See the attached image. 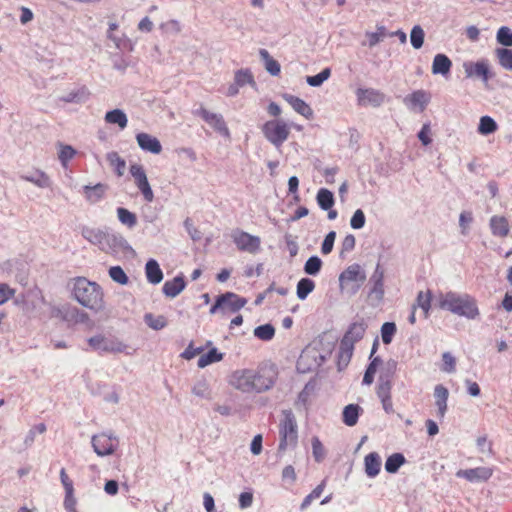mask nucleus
Masks as SVG:
<instances>
[{
	"label": "nucleus",
	"mask_w": 512,
	"mask_h": 512,
	"mask_svg": "<svg viewBox=\"0 0 512 512\" xmlns=\"http://www.w3.org/2000/svg\"><path fill=\"white\" fill-rule=\"evenodd\" d=\"M129 172L134 179L135 185L143 195L144 200L146 202H152L154 199V193L148 182L143 166L137 163L131 164Z\"/></svg>",
	"instance_id": "obj_11"
},
{
	"label": "nucleus",
	"mask_w": 512,
	"mask_h": 512,
	"mask_svg": "<svg viewBox=\"0 0 512 512\" xmlns=\"http://www.w3.org/2000/svg\"><path fill=\"white\" fill-rule=\"evenodd\" d=\"M476 445L480 453L486 454L488 456L494 455L492 442L488 441L486 436L478 437L476 440Z\"/></svg>",
	"instance_id": "obj_57"
},
{
	"label": "nucleus",
	"mask_w": 512,
	"mask_h": 512,
	"mask_svg": "<svg viewBox=\"0 0 512 512\" xmlns=\"http://www.w3.org/2000/svg\"><path fill=\"white\" fill-rule=\"evenodd\" d=\"M283 99L289 103L298 114L302 115L306 119H311L313 117V110L303 99L287 93L283 94Z\"/></svg>",
	"instance_id": "obj_20"
},
{
	"label": "nucleus",
	"mask_w": 512,
	"mask_h": 512,
	"mask_svg": "<svg viewBox=\"0 0 512 512\" xmlns=\"http://www.w3.org/2000/svg\"><path fill=\"white\" fill-rule=\"evenodd\" d=\"M443 366L442 370L447 373H452L455 371L456 360L455 357L450 352H444L442 354Z\"/></svg>",
	"instance_id": "obj_60"
},
{
	"label": "nucleus",
	"mask_w": 512,
	"mask_h": 512,
	"mask_svg": "<svg viewBox=\"0 0 512 512\" xmlns=\"http://www.w3.org/2000/svg\"><path fill=\"white\" fill-rule=\"evenodd\" d=\"M76 150L71 145L59 144L58 159L61 165L66 168L68 162L76 155Z\"/></svg>",
	"instance_id": "obj_46"
},
{
	"label": "nucleus",
	"mask_w": 512,
	"mask_h": 512,
	"mask_svg": "<svg viewBox=\"0 0 512 512\" xmlns=\"http://www.w3.org/2000/svg\"><path fill=\"white\" fill-rule=\"evenodd\" d=\"M107 160L110 165L113 167L117 176L121 177L124 174L126 162L123 158L119 156L117 152H109L107 154Z\"/></svg>",
	"instance_id": "obj_43"
},
{
	"label": "nucleus",
	"mask_w": 512,
	"mask_h": 512,
	"mask_svg": "<svg viewBox=\"0 0 512 512\" xmlns=\"http://www.w3.org/2000/svg\"><path fill=\"white\" fill-rule=\"evenodd\" d=\"M322 265L323 262L318 256H311L304 264V272L307 275L316 276L321 271Z\"/></svg>",
	"instance_id": "obj_47"
},
{
	"label": "nucleus",
	"mask_w": 512,
	"mask_h": 512,
	"mask_svg": "<svg viewBox=\"0 0 512 512\" xmlns=\"http://www.w3.org/2000/svg\"><path fill=\"white\" fill-rule=\"evenodd\" d=\"M407 103H409L411 106L416 107L419 106L421 110H423L426 105L428 104V97L425 91L423 90H416L412 92L407 98L405 99Z\"/></svg>",
	"instance_id": "obj_40"
},
{
	"label": "nucleus",
	"mask_w": 512,
	"mask_h": 512,
	"mask_svg": "<svg viewBox=\"0 0 512 512\" xmlns=\"http://www.w3.org/2000/svg\"><path fill=\"white\" fill-rule=\"evenodd\" d=\"M464 72L467 78H477L487 83L495 77V73L490 69L488 60L482 59L477 62H464Z\"/></svg>",
	"instance_id": "obj_10"
},
{
	"label": "nucleus",
	"mask_w": 512,
	"mask_h": 512,
	"mask_svg": "<svg viewBox=\"0 0 512 512\" xmlns=\"http://www.w3.org/2000/svg\"><path fill=\"white\" fill-rule=\"evenodd\" d=\"M195 114L201 117L209 126H211L217 133H219L223 137H230V131L221 114L210 112L203 107L199 108L195 112Z\"/></svg>",
	"instance_id": "obj_13"
},
{
	"label": "nucleus",
	"mask_w": 512,
	"mask_h": 512,
	"mask_svg": "<svg viewBox=\"0 0 512 512\" xmlns=\"http://www.w3.org/2000/svg\"><path fill=\"white\" fill-rule=\"evenodd\" d=\"M356 239L354 235L348 234L344 237L342 244H341V252L340 255L342 256L346 252H351L355 248Z\"/></svg>",
	"instance_id": "obj_64"
},
{
	"label": "nucleus",
	"mask_w": 512,
	"mask_h": 512,
	"mask_svg": "<svg viewBox=\"0 0 512 512\" xmlns=\"http://www.w3.org/2000/svg\"><path fill=\"white\" fill-rule=\"evenodd\" d=\"M437 301L440 309L468 320H476L480 315L477 300L467 293L453 291L440 293Z\"/></svg>",
	"instance_id": "obj_4"
},
{
	"label": "nucleus",
	"mask_w": 512,
	"mask_h": 512,
	"mask_svg": "<svg viewBox=\"0 0 512 512\" xmlns=\"http://www.w3.org/2000/svg\"><path fill=\"white\" fill-rule=\"evenodd\" d=\"M136 141L141 150L145 152H150L157 155L162 151V145L160 141L148 133L140 132L136 134Z\"/></svg>",
	"instance_id": "obj_17"
},
{
	"label": "nucleus",
	"mask_w": 512,
	"mask_h": 512,
	"mask_svg": "<svg viewBox=\"0 0 512 512\" xmlns=\"http://www.w3.org/2000/svg\"><path fill=\"white\" fill-rule=\"evenodd\" d=\"M431 299L432 293L430 290H428L427 292L420 291L417 294L416 303L414 305H416V309L419 307L423 310L425 317L429 316V312L431 309Z\"/></svg>",
	"instance_id": "obj_42"
},
{
	"label": "nucleus",
	"mask_w": 512,
	"mask_h": 512,
	"mask_svg": "<svg viewBox=\"0 0 512 512\" xmlns=\"http://www.w3.org/2000/svg\"><path fill=\"white\" fill-rule=\"evenodd\" d=\"M496 40L504 47L512 46V30L507 26H502L498 29Z\"/></svg>",
	"instance_id": "obj_53"
},
{
	"label": "nucleus",
	"mask_w": 512,
	"mask_h": 512,
	"mask_svg": "<svg viewBox=\"0 0 512 512\" xmlns=\"http://www.w3.org/2000/svg\"><path fill=\"white\" fill-rule=\"evenodd\" d=\"M147 281L153 285L159 284L163 279V272L155 259H149L145 265Z\"/></svg>",
	"instance_id": "obj_27"
},
{
	"label": "nucleus",
	"mask_w": 512,
	"mask_h": 512,
	"mask_svg": "<svg viewBox=\"0 0 512 512\" xmlns=\"http://www.w3.org/2000/svg\"><path fill=\"white\" fill-rule=\"evenodd\" d=\"M91 350L103 353H122L125 352L127 345L117 337L103 334H97L87 339Z\"/></svg>",
	"instance_id": "obj_7"
},
{
	"label": "nucleus",
	"mask_w": 512,
	"mask_h": 512,
	"mask_svg": "<svg viewBox=\"0 0 512 512\" xmlns=\"http://www.w3.org/2000/svg\"><path fill=\"white\" fill-rule=\"evenodd\" d=\"M391 388V381L389 379H385L384 376L381 375L376 391L378 398L381 400L383 398L391 397Z\"/></svg>",
	"instance_id": "obj_54"
},
{
	"label": "nucleus",
	"mask_w": 512,
	"mask_h": 512,
	"mask_svg": "<svg viewBox=\"0 0 512 512\" xmlns=\"http://www.w3.org/2000/svg\"><path fill=\"white\" fill-rule=\"evenodd\" d=\"M192 393L202 399L210 400L212 398V390L206 379L196 381L192 387Z\"/></svg>",
	"instance_id": "obj_37"
},
{
	"label": "nucleus",
	"mask_w": 512,
	"mask_h": 512,
	"mask_svg": "<svg viewBox=\"0 0 512 512\" xmlns=\"http://www.w3.org/2000/svg\"><path fill=\"white\" fill-rule=\"evenodd\" d=\"M316 201L320 209L329 210L335 204L334 194L326 188H320L316 195Z\"/></svg>",
	"instance_id": "obj_32"
},
{
	"label": "nucleus",
	"mask_w": 512,
	"mask_h": 512,
	"mask_svg": "<svg viewBox=\"0 0 512 512\" xmlns=\"http://www.w3.org/2000/svg\"><path fill=\"white\" fill-rule=\"evenodd\" d=\"M356 97L359 106L379 107L385 102V94L374 88H358Z\"/></svg>",
	"instance_id": "obj_14"
},
{
	"label": "nucleus",
	"mask_w": 512,
	"mask_h": 512,
	"mask_svg": "<svg viewBox=\"0 0 512 512\" xmlns=\"http://www.w3.org/2000/svg\"><path fill=\"white\" fill-rule=\"evenodd\" d=\"M69 288L72 298L84 308L99 313L105 309L104 292L102 287L85 277H75L70 280Z\"/></svg>",
	"instance_id": "obj_3"
},
{
	"label": "nucleus",
	"mask_w": 512,
	"mask_h": 512,
	"mask_svg": "<svg viewBox=\"0 0 512 512\" xmlns=\"http://www.w3.org/2000/svg\"><path fill=\"white\" fill-rule=\"evenodd\" d=\"M90 98V91L86 86L75 88L65 95L60 97V100L65 103L82 104Z\"/></svg>",
	"instance_id": "obj_21"
},
{
	"label": "nucleus",
	"mask_w": 512,
	"mask_h": 512,
	"mask_svg": "<svg viewBox=\"0 0 512 512\" xmlns=\"http://www.w3.org/2000/svg\"><path fill=\"white\" fill-rule=\"evenodd\" d=\"M108 273L110 278L120 285H127L129 282V278L121 266L110 267Z\"/></svg>",
	"instance_id": "obj_51"
},
{
	"label": "nucleus",
	"mask_w": 512,
	"mask_h": 512,
	"mask_svg": "<svg viewBox=\"0 0 512 512\" xmlns=\"http://www.w3.org/2000/svg\"><path fill=\"white\" fill-rule=\"evenodd\" d=\"M336 239V232L330 231L324 238L322 245H321V252L324 255H328L332 252L334 247V242Z\"/></svg>",
	"instance_id": "obj_59"
},
{
	"label": "nucleus",
	"mask_w": 512,
	"mask_h": 512,
	"mask_svg": "<svg viewBox=\"0 0 512 512\" xmlns=\"http://www.w3.org/2000/svg\"><path fill=\"white\" fill-rule=\"evenodd\" d=\"M186 287V282L183 275H177L172 280H167L163 287L162 292L166 297L175 298Z\"/></svg>",
	"instance_id": "obj_18"
},
{
	"label": "nucleus",
	"mask_w": 512,
	"mask_h": 512,
	"mask_svg": "<svg viewBox=\"0 0 512 512\" xmlns=\"http://www.w3.org/2000/svg\"><path fill=\"white\" fill-rule=\"evenodd\" d=\"M385 31L386 30L384 26H379L376 32L367 33L369 46L374 47L380 41H382L383 37L385 36Z\"/></svg>",
	"instance_id": "obj_62"
},
{
	"label": "nucleus",
	"mask_w": 512,
	"mask_h": 512,
	"mask_svg": "<svg viewBox=\"0 0 512 512\" xmlns=\"http://www.w3.org/2000/svg\"><path fill=\"white\" fill-rule=\"evenodd\" d=\"M449 396L448 389L442 384H438L434 388L435 404L438 408V416L443 418L447 411V400Z\"/></svg>",
	"instance_id": "obj_23"
},
{
	"label": "nucleus",
	"mask_w": 512,
	"mask_h": 512,
	"mask_svg": "<svg viewBox=\"0 0 512 512\" xmlns=\"http://www.w3.org/2000/svg\"><path fill=\"white\" fill-rule=\"evenodd\" d=\"M425 33L420 25H415L410 32V42L413 48L420 49L424 43Z\"/></svg>",
	"instance_id": "obj_50"
},
{
	"label": "nucleus",
	"mask_w": 512,
	"mask_h": 512,
	"mask_svg": "<svg viewBox=\"0 0 512 512\" xmlns=\"http://www.w3.org/2000/svg\"><path fill=\"white\" fill-rule=\"evenodd\" d=\"M397 327L394 322H385L381 326V337L384 344L388 345L392 342L394 335L396 334Z\"/></svg>",
	"instance_id": "obj_52"
},
{
	"label": "nucleus",
	"mask_w": 512,
	"mask_h": 512,
	"mask_svg": "<svg viewBox=\"0 0 512 512\" xmlns=\"http://www.w3.org/2000/svg\"><path fill=\"white\" fill-rule=\"evenodd\" d=\"M224 298L223 311L237 312L245 306L247 300L233 292H226L220 295Z\"/></svg>",
	"instance_id": "obj_22"
},
{
	"label": "nucleus",
	"mask_w": 512,
	"mask_h": 512,
	"mask_svg": "<svg viewBox=\"0 0 512 512\" xmlns=\"http://www.w3.org/2000/svg\"><path fill=\"white\" fill-rule=\"evenodd\" d=\"M231 238L240 251L255 254L260 250L261 240L258 236L236 229L232 231Z\"/></svg>",
	"instance_id": "obj_8"
},
{
	"label": "nucleus",
	"mask_w": 512,
	"mask_h": 512,
	"mask_svg": "<svg viewBox=\"0 0 512 512\" xmlns=\"http://www.w3.org/2000/svg\"><path fill=\"white\" fill-rule=\"evenodd\" d=\"M365 473L369 478H375L381 469V458L377 452H371L364 458Z\"/></svg>",
	"instance_id": "obj_24"
},
{
	"label": "nucleus",
	"mask_w": 512,
	"mask_h": 512,
	"mask_svg": "<svg viewBox=\"0 0 512 512\" xmlns=\"http://www.w3.org/2000/svg\"><path fill=\"white\" fill-rule=\"evenodd\" d=\"M384 274L383 267L377 263L372 275L369 278V297L374 299L377 303H380L384 299Z\"/></svg>",
	"instance_id": "obj_12"
},
{
	"label": "nucleus",
	"mask_w": 512,
	"mask_h": 512,
	"mask_svg": "<svg viewBox=\"0 0 512 512\" xmlns=\"http://www.w3.org/2000/svg\"><path fill=\"white\" fill-rule=\"evenodd\" d=\"M489 226L492 235L499 229H504L509 226L508 220L504 216L494 215L490 218Z\"/></svg>",
	"instance_id": "obj_56"
},
{
	"label": "nucleus",
	"mask_w": 512,
	"mask_h": 512,
	"mask_svg": "<svg viewBox=\"0 0 512 512\" xmlns=\"http://www.w3.org/2000/svg\"><path fill=\"white\" fill-rule=\"evenodd\" d=\"M298 444V424L292 410L282 411L279 422V445L278 452L282 453L287 449H294Z\"/></svg>",
	"instance_id": "obj_5"
},
{
	"label": "nucleus",
	"mask_w": 512,
	"mask_h": 512,
	"mask_svg": "<svg viewBox=\"0 0 512 512\" xmlns=\"http://www.w3.org/2000/svg\"><path fill=\"white\" fill-rule=\"evenodd\" d=\"M144 321L153 330L159 331L165 328L168 324L167 319L163 315L154 316L151 313H147L144 316Z\"/></svg>",
	"instance_id": "obj_45"
},
{
	"label": "nucleus",
	"mask_w": 512,
	"mask_h": 512,
	"mask_svg": "<svg viewBox=\"0 0 512 512\" xmlns=\"http://www.w3.org/2000/svg\"><path fill=\"white\" fill-rule=\"evenodd\" d=\"M367 328L368 324L365 319L360 318L348 326V329L343 335L341 341L347 344H351V346H355V344L364 337Z\"/></svg>",
	"instance_id": "obj_15"
},
{
	"label": "nucleus",
	"mask_w": 512,
	"mask_h": 512,
	"mask_svg": "<svg viewBox=\"0 0 512 512\" xmlns=\"http://www.w3.org/2000/svg\"><path fill=\"white\" fill-rule=\"evenodd\" d=\"M366 279V274L361 266L357 263H354L348 266L340 275L339 282L340 285L343 286L345 282L352 281H361L363 282Z\"/></svg>",
	"instance_id": "obj_19"
},
{
	"label": "nucleus",
	"mask_w": 512,
	"mask_h": 512,
	"mask_svg": "<svg viewBox=\"0 0 512 512\" xmlns=\"http://www.w3.org/2000/svg\"><path fill=\"white\" fill-rule=\"evenodd\" d=\"M406 462L402 453H394L390 455L385 461V470L388 473L394 474L398 472L400 467Z\"/></svg>",
	"instance_id": "obj_38"
},
{
	"label": "nucleus",
	"mask_w": 512,
	"mask_h": 512,
	"mask_svg": "<svg viewBox=\"0 0 512 512\" xmlns=\"http://www.w3.org/2000/svg\"><path fill=\"white\" fill-rule=\"evenodd\" d=\"M184 227L193 241H199L201 239V232L193 225L190 218L184 221Z\"/></svg>",
	"instance_id": "obj_63"
},
{
	"label": "nucleus",
	"mask_w": 512,
	"mask_h": 512,
	"mask_svg": "<svg viewBox=\"0 0 512 512\" xmlns=\"http://www.w3.org/2000/svg\"><path fill=\"white\" fill-rule=\"evenodd\" d=\"M106 190L107 186L102 183H98L94 186L85 185L83 187L86 200L92 204L99 202L104 197Z\"/></svg>",
	"instance_id": "obj_29"
},
{
	"label": "nucleus",
	"mask_w": 512,
	"mask_h": 512,
	"mask_svg": "<svg viewBox=\"0 0 512 512\" xmlns=\"http://www.w3.org/2000/svg\"><path fill=\"white\" fill-rule=\"evenodd\" d=\"M331 75V69L330 68H324L320 73L313 75V76H307L306 82L308 85L312 87H319L321 86L326 80L329 79Z\"/></svg>",
	"instance_id": "obj_49"
},
{
	"label": "nucleus",
	"mask_w": 512,
	"mask_h": 512,
	"mask_svg": "<svg viewBox=\"0 0 512 512\" xmlns=\"http://www.w3.org/2000/svg\"><path fill=\"white\" fill-rule=\"evenodd\" d=\"M496 57L500 66L508 71H512V50L508 48H497Z\"/></svg>",
	"instance_id": "obj_41"
},
{
	"label": "nucleus",
	"mask_w": 512,
	"mask_h": 512,
	"mask_svg": "<svg viewBox=\"0 0 512 512\" xmlns=\"http://www.w3.org/2000/svg\"><path fill=\"white\" fill-rule=\"evenodd\" d=\"M234 82L240 88L244 87L247 84L251 85L252 87L256 86V82L254 80L253 74L251 73V71L249 69L237 70L234 75Z\"/></svg>",
	"instance_id": "obj_39"
},
{
	"label": "nucleus",
	"mask_w": 512,
	"mask_h": 512,
	"mask_svg": "<svg viewBox=\"0 0 512 512\" xmlns=\"http://www.w3.org/2000/svg\"><path fill=\"white\" fill-rule=\"evenodd\" d=\"M67 315H69L78 323H87L88 321H90L89 315L85 311L80 310L77 307H69L67 310Z\"/></svg>",
	"instance_id": "obj_58"
},
{
	"label": "nucleus",
	"mask_w": 512,
	"mask_h": 512,
	"mask_svg": "<svg viewBox=\"0 0 512 512\" xmlns=\"http://www.w3.org/2000/svg\"><path fill=\"white\" fill-rule=\"evenodd\" d=\"M275 335V328L271 324L257 326L254 329V336L263 341H270Z\"/></svg>",
	"instance_id": "obj_48"
},
{
	"label": "nucleus",
	"mask_w": 512,
	"mask_h": 512,
	"mask_svg": "<svg viewBox=\"0 0 512 512\" xmlns=\"http://www.w3.org/2000/svg\"><path fill=\"white\" fill-rule=\"evenodd\" d=\"M497 129L498 124L492 117L485 115L480 118L479 125L477 128V132L479 134L486 136L496 132Z\"/></svg>",
	"instance_id": "obj_36"
},
{
	"label": "nucleus",
	"mask_w": 512,
	"mask_h": 512,
	"mask_svg": "<svg viewBox=\"0 0 512 512\" xmlns=\"http://www.w3.org/2000/svg\"><path fill=\"white\" fill-rule=\"evenodd\" d=\"M223 357L224 354L219 352L217 348H212L207 353L199 357L197 365L199 368H205L212 363L221 361Z\"/></svg>",
	"instance_id": "obj_34"
},
{
	"label": "nucleus",
	"mask_w": 512,
	"mask_h": 512,
	"mask_svg": "<svg viewBox=\"0 0 512 512\" xmlns=\"http://www.w3.org/2000/svg\"><path fill=\"white\" fill-rule=\"evenodd\" d=\"M366 217L361 209H357L351 217L350 226L353 229H361L364 227Z\"/></svg>",
	"instance_id": "obj_61"
},
{
	"label": "nucleus",
	"mask_w": 512,
	"mask_h": 512,
	"mask_svg": "<svg viewBox=\"0 0 512 512\" xmlns=\"http://www.w3.org/2000/svg\"><path fill=\"white\" fill-rule=\"evenodd\" d=\"M354 346L351 344L340 341L339 350L337 354V367L339 371L344 370L351 361L353 356Z\"/></svg>",
	"instance_id": "obj_28"
},
{
	"label": "nucleus",
	"mask_w": 512,
	"mask_h": 512,
	"mask_svg": "<svg viewBox=\"0 0 512 512\" xmlns=\"http://www.w3.org/2000/svg\"><path fill=\"white\" fill-rule=\"evenodd\" d=\"M81 234L87 241L98 246L105 253L118 255L133 252L132 247L123 235L111 228L83 227Z\"/></svg>",
	"instance_id": "obj_2"
},
{
	"label": "nucleus",
	"mask_w": 512,
	"mask_h": 512,
	"mask_svg": "<svg viewBox=\"0 0 512 512\" xmlns=\"http://www.w3.org/2000/svg\"><path fill=\"white\" fill-rule=\"evenodd\" d=\"M91 444L94 452L98 456L112 455L119 444L118 438L112 434L100 433L94 435L91 439Z\"/></svg>",
	"instance_id": "obj_9"
},
{
	"label": "nucleus",
	"mask_w": 512,
	"mask_h": 512,
	"mask_svg": "<svg viewBox=\"0 0 512 512\" xmlns=\"http://www.w3.org/2000/svg\"><path fill=\"white\" fill-rule=\"evenodd\" d=\"M315 289V282L310 278H301L296 287V294L300 300H305Z\"/></svg>",
	"instance_id": "obj_35"
},
{
	"label": "nucleus",
	"mask_w": 512,
	"mask_h": 512,
	"mask_svg": "<svg viewBox=\"0 0 512 512\" xmlns=\"http://www.w3.org/2000/svg\"><path fill=\"white\" fill-rule=\"evenodd\" d=\"M261 130L266 140L276 148H280L290 134L289 125L281 119L266 121Z\"/></svg>",
	"instance_id": "obj_6"
},
{
	"label": "nucleus",
	"mask_w": 512,
	"mask_h": 512,
	"mask_svg": "<svg viewBox=\"0 0 512 512\" xmlns=\"http://www.w3.org/2000/svg\"><path fill=\"white\" fill-rule=\"evenodd\" d=\"M493 474V470L489 467H476L471 469H460L456 472V477L466 479L469 482L487 481Z\"/></svg>",
	"instance_id": "obj_16"
},
{
	"label": "nucleus",
	"mask_w": 512,
	"mask_h": 512,
	"mask_svg": "<svg viewBox=\"0 0 512 512\" xmlns=\"http://www.w3.org/2000/svg\"><path fill=\"white\" fill-rule=\"evenodd\" d=\"M117 217L118 220L128 228H133L137 224L136 214H134L133 212L129 211L126 208H117Z\"/></svg>",
	"instance_id": "obj_44"
},
{
	"label": "nucleus",
	"mask_w": 512,
	"mask_h": 512,
	"mask_svg": "<svg viewBox=\"0 0 512 512\" xmlns=\"http://www.w3.org/2000/svg\"><path fill=\"white\" fill-rule=\"evenodd\" d=\"M452 61L445 54H436L432 63V73L446 76L450 73Z\"/></svg>",
	"instance_id": "obj_26"
},
{
	"label": "nucleus",
	"mask_w": 512,
	"mask_h": 512,
	"mask_svg": "<svg viewBox=\"0 0 512 512\" xmlns=\"http://www.w3.org/2000/svg\"><path fill=\"white\" fill-rule=\"evenodd\" d=\"M362 411L363 409L358 404H349L345 406L342 412L343 423L349 427L355 426Z\"/></svg>",
	"instance_id": "obj_30"
},
{
	"label": "nucleus",
	"mask_w": 512,
	"mask_h": 512,
	"mask_svg": "<svg viewBox=\"0 0 512 512\" xmlns=\"http://www.w3.org/2000/svg\"><path fill=\"white\" fill-rule=\"evenodd\" d=\"M259 55L264 61L265 69L272 76H278L281 72L280 64L277 60L273 59L266 49H260Z\"/></svg>",
	"instance_id": "obj_33"
},
{
	"label": "nucleus",
	"mask_w": 512,
	"mask_h": 512,
	"mask_svg": "<svg viewBox=\"0 0 512 512\" xmlns=\"http://www.w3.org/2000/svg\"><path fill=\"white\" fill-rule=\"evenodd\" d=\"M20 178L24 181L33 183L39 188H49L52 184L49 176L42 170L36 169L31 174L20 175Z\"/></svg>",
	"instance_id": "obj_25"
},
{
	"label": "nucleus",
	"mask_w": 512,
	"mask_h": 512,
	"mask_svg": "<svg viewBox=\"0 0 512 512\" xmlns=\"http://www.w3.org/2000/svg\"><path fill=\"white\" fill-rule=\"evenodd\" d=\"M277 372L271 366H261L258 369H237L229 378V384L243 393H262L271 389L276 381Z\"/></svg>",
	"instance_id": "obj_1"
},
{
	"label": "nucleus",
	"mask_w": 512,
	"mask_h": 512,
	"mask_svg": "<svg viewBox=\"0 0 512 512\" xmlns=\"http://www.w3.org/2000/svg\"><path fill=\"white\" fill-rule=\"evenodd\" d=\"M108 124H116L121 130L125 129L128 124V118L125 112L121 109H113L108 111L104 117Z\"/></svg>",
	"instance_id": "obj_31"
},
{
	"label": "nucleus",
	"mask_w": 512,
	"mask_h": 512,
	"mask_svg": "<svg viewBox=\"0 0 512 512\" xmlns=\"http://www.w3.org/2000/svg\"><path fill=\"white\" fill-rule=\"evenodd\" d=\"M312 443V453L316 462H321L325 457V449L318 437H313L311 440Z\"/></svg>",
	"instance_id": "obj_55"
}]
</instances>
